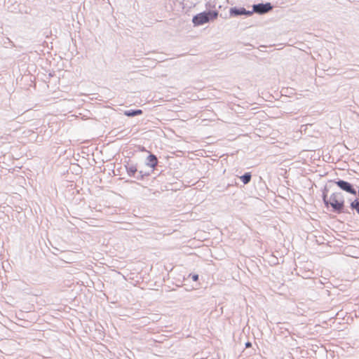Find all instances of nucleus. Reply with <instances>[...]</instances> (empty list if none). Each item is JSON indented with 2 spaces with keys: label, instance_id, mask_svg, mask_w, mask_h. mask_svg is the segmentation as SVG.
Wrapping results in <instances>:
<instances>
[{
  "label": "nucleus",
  "instance_id": "nucleus-1",
  "mask_svg": "<svg viewBox=\"0 0 359 359\" xmlns=\"http://www.w3.org/2000/svg\"><path fill=\"white\" fill-rule=\"evenodd\" d=\"M324 201L330 204L335 210L340 211L344 206V197L341 193L336 192L332 194L329 198L324 196Z\"/></svg>",
  "mask_w": 359,
  "mask_h": 359
},
{
  "label": "nucleus",
  "instance_id": "nucleus-2",
  "mask_svg": "<svg viewBox=\"0 0 359 359\" xmlns=\"http://www.w3.org/2000/svg\"><path fill=\"white\" fill-rule=\"evenodd\" d=\"M217 12L201 13L193 18V22L195 25H201L208 22L210 19H215L217 17Z\"/></svg>",
  "mask_w": 359,
  "mask_h": 359
},
{
  "label": "nucleus",
  "instance_id": "nucleus-3",
  "mask_svg": "<svg viewBox=\"0 0 359 359\" xmlns=\"http://www.w3.org/2000/svg\"><path fill=\"white\" fill-rule=\"evenodd\" d=\"M272 9V6H271V4H259L253 6V12L264 14L267 12H269L270 10Z\"/></svg>",
  "mask_w": 359,
  "mask_h": 359
},
{
  "label": "nucleus",
  "instance_id": "nucleus-4",
  "mask_svg": "<svg viewBox=\"0 0 359 359\" xmlns=\"http://www.w3.org/2000/svg\"><path fill=\"white\" fill-rule=\"evenodd\" d=\"M336 184L343 190L353 194H356V191L352 188V186L350 183L344 181V180H339L336 182Z\"/></svg>",
  "mask_w": 359,
  "mask_h": 359
},
{
  "label": "nucleus",
  "instance_id": "nucleus-5",
  "mask_svg": "<svg viewBox=\"0 0 359 359\" xmlns=\"http://www.w3.org/2000/svg\"><path fill=\"white\" fill-rule=\"evenodd\" d=\"M230 14L233 15H250L252 14V11H246L245 8H232L230 9Z\"/></svg>",
  "mask_w": 359,
  "mask_h": 359
},
{
  "label": "nucleus",
  "instance_id": "nucleus-6",
  "mask_svg": "<svg viewBox=\"0 0 359 359\" xmlns=\"http://www.w3.org/2000/svg\"><path fill=\"white\" fill-rule=\"evenodd\" d=\"M142 113V110L137 109V110H128L124 112V114L128 116H135L137 115H140Z\"/></svg>",
  "mask_w": 359,
  "mask_h": 359
},
{
  "label": "nucleus",
  "instance_id": "nucleus-7",
  "mask_svg": "<svg viewBox=\"0 0 359 359\" xmlns=\"http://www.w3.org/2000/svg\"><path fill=\"white\" fill-rule=\"evenodd\" d=\"M148 160V162L146 163L147 165L149 166V168L152 170L154 166L157 164L158 163V158H147Z\"/></svg>",
  "mask_w": 359,
  "mask_h": 359
},
{
  "label": "nucleus",
  "instance_id": "nucleus-8",
  "mask_svg": "<svg viewBox=\"0 0 359 359\" xmlns=\"http://www.w3.org/2000/svg\"><path fill=\"white\" fill-rule=\"evenodd\" d=\"M241 180L245 184L249 183L251 180V174L250 172H246L241 177Z\"/></svg>",
  "mask_w": 359,
  "mask_h": 359
},
{
  "label": "nucleus",
  "instance_id": "nucleus-9",
  "mask_svg": "<svg viewBox=\"0 0 359 359\" xmlns=\"http://www.w3.org/2000/svg\"><path fill=\"white\" fill-rule=\"evenodd\" d=\"M352 208L355 209L359 214V200H355L351 204Z\"/></svg>",
  "mask_w": 359,
  "mask_h": 359
},
{
  "label": "nucleus",
  "instance_id": "nucleus-10",
  "mask_svg": "<svg viewBox=\"0 0 359 359\" xmlns=\"http://www.w3.org/2000/svg\"><path fill=\"white\" fill-rule=\"evenodd\" d=\"M137 171V168L135 167H130L128 168V172L131 174H134Z\"/></svg>",
  "mask_w": 359,
  "mask_h": 359
},
{
  "label": "nucleus",
  "instance_id": "nucleus-11",
  "mask_svg": "<svg viewBox=\"0 0 359 359\" xmlns=\"http://www.w3.org/2000/svg\"><path fill=\"white\" fill-rule=\"evenodd\" d=\"M191 278H192V280H193L194 281H196V280H198V275H197V274H194V275H192Z\"/></svg>",
  "mask_w": 359,
  "mask_h": 359
},
{
  "label": "nucleus",
  "instance_id": "nucleus-12",
  "mask_svg": "<svg viewBox=\"0 0 359 359\" xmlns=\"http://www.w3.org/2000/svg\"><path fill=\"white\" fill-rule=\"evenodd\" d=\"M251 346H252V344H251V343H250V342H247V343L245 344V346H246L247 348L250 347Z\"/></svg>",
  "mask_w": 359,
  "mask_h": 359
},
{
  "label": "nucleus",
  "instance_id": "nucleus-13",
  "mask_svg": "<svg viewBox=\"0 0 359 359\" xmlns=\"http://www.w3.org/2000/svg\"><path fill=\"white\" fill-rule=\"evenodd\" d=\"M147 157L153 158V157H156V156L154 154H149Z\"/></svg>",
  "mask_w": 359,
  "mask_h": 359
}]
</instances>
